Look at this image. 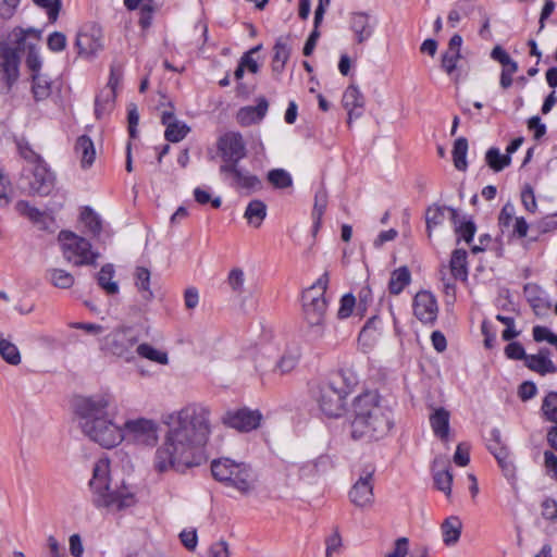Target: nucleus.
<instances>
[{"label":"nucleus","instance_id":"obj_41","mask_svg":"<svg viewBox=\"0 0 557 557\" xmlns=\"http://www.w3.org/2000/svg\"><path fill=\"white\" fill-rule=\"evenodd\" d=\"M50 283L58 288H70L74 285V276L63 269H50L47 271Z\"/></svg>","mask_w":557,"mask_h":557},{"label":"nucleus","instance_id":"obj_52","mask_svg":"<svg viewBox=\"0 0 557 557\" xmlns=\"http://www.w3.org/2000/svg\"><path fill=\"white\" fill-rule=\"evenodd\" d=\"M504 475L508 479H515L516 476V468L511 460L510 453L508 451H499L497 455H494Z\"/></svg>","mask_w":557,"mask_h":557},{"label":"nucleus","instance_id":"obj_64","mask_svg":"<svg viewBox=\"0 0 557 557\" xmlns=\"http://www.w3.org/2000/svg\"><path fill=\"white\" fill-rule=\"evenodd\" d=\"M542 517L549 521L557 520V502L552 498H545L542 502Z\"/></svg>","mask_w":557,"mask_h":557},{"label":"nucleus","instance_id":"obj_21","mask_svg":"<svg viewBox=\"0 0 557 557\" xmlns=\"http://www.w3.org/2000/svg\"><path fill=\"white\" fill-rule=\"evenodd\" d=\"M375 25L374 18L366 12H356L350 16V29L358 44L367 41L372 36Z\"/></svg>","mask_w":557,"mask_h":557},{"label":"nucleus","instance_id":"obj_55","mask_svg":"<svg viewBox=\"0 0 557 557\" xmlns=\"http://www.w3.org/2000/svg\"><path fill=\"white\" fill-rule=\"evenodd\" d=\"M67 39L65 34L53 32L48 36L47 46L52 52H61L66 48Z\"/></svg>","mask_w":557,"mask_h":557},{"label":"nucleus","instance_id":"obj_26","mask_svg":"<svg viewBox=\"0 0 557 557\" xmlns=\"http://www.w3.org/2000/svg\"><path fill=\"white\" fill-rule=\"evenodd\" d=\"M443 542L446 546H454L460 539L462 522L457 516L446 518L441 524Z\"/></svg>","mask_w":557,"mask_h":557},{"label":"nucleus","instance_id":"obj_61","mask_svg":"<svg viewBox=\"0 0 557 557\" xmlns=\"http://www.w3.org/2000/svg\"><path fill=\"white\" fill-rule=\"evenodd\" d=\"M34 2L46 9L48 13V17L51 22H55L61 9L60 0H34Z\"/></svg>","mask_w":557,"mask_h":557},{"label":"nucleus","instance_id":"obj_53","mask_svg":"<svg viewBox=\"0 0 557 557\" xmlns=\"http://www.w3.org/2000/svg\"><path fill=\"white\" fill-rule=\"evenodd\" d=\"M274 61L280 62H287L290 55V47L288 45V38L287 37H280L276 39L274 45Z\"/></svg>","mask_w":557,"mask_h":557},{"label":"nucleus","instance_id":"obj_16","mask_svg":"<svg viewBox=\"0 0 557 557\" xmlns=\"http://www.w3.org/2000/svg\"><path fill=\"white\" fill-rule=\"evenodd\" d=\"M78 224L82 232L106 244L113 235L109 224L104 223L96 211H81Z\"/></svg>","mask_w":557,"mask_h":557},{"label":"nucleus","instance_id":"obj_13","mask_svg":"<svg viewBox=\"0 0 557 557\" xmlns=\"http://www.w3.org/2000/svg\"><path fill=\"white\" fill-rule=\"evenodd\" d=\"M25 180L27 181L28 191L40 196L49 195L54 187V174L50 171L44 161L32 166L29 170L24 169Z\"/></svg>","mask_w":557,"mask_h":557},{"label":"nucleus","instance_id":"obj_57","mask_svg":"<svg viewBox=\"0 0 557 557\" xmlns=\"http://www.w3.org/2000/svg\"><path fill=\"white\" fill-rule=\"evenodd\" d=\"M127 122H128V135L131 138H136L138 131L137 125L139 122V113L137 106L135 103H129L127 106Z\"/></svg>","mask_w":557,"mask_h":557},{"label":"nucleus","instance_id":"obj_23","mask_svg":"<svg viewBox=\"0 0 557 557\" xmlns=\"http://www.w3.org/2000/svg\"><path fill=\"white\" fill-rule=\"evenodd\" d=\"M269 103L264 97H260L256 106L242 108L237 113V122L242 126H249L263 120L268 112Z\"/></svg>","mask_w":557,"mask_h":557},{"label":"nucleus","instance_id":"obj_8","mask_svg":"<svg viewBox=\"0 0 557 557\" xmlns=\"http://www.w3.org/2000/svg\"><path fill=\"white\" fill-rule=\"evenodd\" d=\"M59 242L64 258L74 265H95L99 252L94 251L88 239L69 231H61Z\"/></svg>","mask_w":557,"mask_h":557},{"label":"nucleus","instance_id":"obj_9","mask_svg":"<svg viewBox=\"0 0 557 557\" xmlns=\"http://www.w3.org/2000/svg\"><path fill=\"white\" fill-rule=\"evenodd\" d=\"M138 344V336L128 326L115 329L103 338L102 350L123 359L126 362L134 360V348Z\"/></svg>","mask_w":557,"mask_h":557},{"label":"nucleus","instance_id":"obj_43","mask_svg":"<svg viewBox=\"0 0 557 557\" xmlns=\"http://www.w3.org/2000/svg\"><path fill=\"white\" fill-rule=\"evenodd\" d=\"M136 352L140 357L160 364H168L169 362V357L166 352L160 351L147 343L137 345Z\"/></svg>","mask_w":557,"mask_h":557},{"label":"nucleus","instance_id":"obj_59","mask_svg":"<svg viewBox=\"0 0 557 557\" xmlns=\"http://www.w3.org/2000/svg\"><path fill=\"white\" fill-rule=\"evenodd\" d=\"M154 11L156 8L152 5V3H144L139 8L138 24L143 29H148L151 26Z\"/></svg>","mask_w":557,"mask_h":557},{"label":"nucleus","instance_id":"obj_29","mask_svg":"<svg viewBox=\"0 0 557 557\" xmlns=\"http://www.w3.org/2000/svg\"><path fill=\"white\" fill-rule=\"evenodd\" d=\"M548 354V350H545ZM525 366L541 375H545L547 373L557 372V367L554 362L547 357V355H543L541 350L537 355H528L525 359Z\"/></svg>","mask_w":557,"mask_h":557},{"label":"nucleus","instance_id":"obj_51","mask_svg":"<svg viewBox=\"0 0 557 557\" xmlns=\"http://www.w3.org/2000/svg\"><path fill=\"white\" fill-rule=\"evenodd\" d=\"M26 66L32 72V75L41 73L42 60L38 48L35 45H28L26 55Z\"/></svg>","mask_w":557,"mask_h":557},{"label":"nucleus","instance_id":"obj_2","mask_svg":"<svg viewBox=\"0 0 557 557\" xmlns=\"http://www.w3.org/2000/svg\"><path fill=\"white\" fill-rule=\"evenodd\" d=\"M111 404L112 396L109 394L77 397L74 401V411L83 433L104 448H113L124 440L122 428L109 417Z\"/></svg>","mask_w":557,"mask_h":557},{"label":"nucleus","instance_id":"obj_19","mask_svg":"<svg viewBox=\"0 0 557 557\" xmlns=\"http://www.w3.org/2000/svg\"><path fill=\"white\" fill-rule=\"evenodd\" d=\"M437 301L430 292H419L413 298V313L422 323H434L437 318Z\"/></svg>","mask_w":557,"mask_h":557},{"label":"nucleus","instance_id":"obj_39","mask_svg":"<svg viewBox=\"0 0 557 557\" xmlns=\"http://www.w3.org/2000/svg\"><path fill=\"white\" fill-rule=\"evenodd\" d=\"M329 273L324 272L310 287L305 289L301 295V301H306V297L317 299H327L325 296L329 286Z\"/></svg>","mask_w":557,"mask_h":557},{"label":"nucleus","instance_id":"obj_47","mask_svg":"<svg viewBox=\"0 0 557 557\" xmlns=\"http://www.w3.org/2000/svg\"><path fill=\"white\" fill-rule=\"evenodd\" d=\"M541 410L547 421L557 424V392H549L544 397Z\"/></svg>","mask_w":557,"mask_h":557},{"label":"nucleus","instance_id":"obj_12","mask_svg":"<svg viewBox=\"0 0 557 557\" xmlns=\"http://www.w3.org/2000/svg\"><path fill=\"white\" fill-rule=\"evenodd\" d=\"M218 151L224 161L223 165H238L246 157V144L240 133L227 132L216 143Z\"/></svg>","mask_w":557,"mask_h":557},{"label":"nucleus","instance_id":"obj_36","mask_svg":"<svg viewBox=\"0 0 557 557\" xmlns=\"http://www.w3.org/2000/svg\"><path fill=\"white\" fill-rule=\"evenodd\" d=\"M468 139L459 137L455 140L453 147V162L458 171H466L468 168L467 153H468Z\"/></svg>","mask_w":557,"mask_h":557},{"label":"nucleus","instance_id":"obj_37","mask_svg":"<svg viewBox=\"0 0 557 557\" xmlns=\"http://www.w3.org/2000/svg\"><path fill=\"white\" fill-rule=\"evenodd\" d=\"M486 164L494 171L500 172L511 163L508 154H503L497 147H491L485 153Z\"/></svg>","mask_w":557,"mask_h":557},{"label":"nucleus","instance_id":"obj_60","mask_svg":"<svg viewBox=\"0 0 557 557\" xmlns=\"http://www.w3.org/2000/svg\"><path fill=\"white\" fill-rule=\"evenodd\" d=\"M356 306V298L352 294H345L341 299V306L337 311L338 319H346L350 317Z\"/></svg>","mask_w":557,"mask_h":557},{"label":"nucleus","instance_id":"obj_32","mask_svg":"<svg viewBox=\"0 0 557 557\" xmlns=\"http://www.w3.org/2000/svg\"><path fill=\"white\" fill-rule=\"evenodd\" d=\"M468 253L465 249H455L450 257V272L456 280L466 281L468 277Z\"/></svg>","mask_w":557,"mask_h":557},{"label":"nucleus","instance_id":"obj_22","mask_svg":"<svg viewBox=\"0 0 557 557\" xmlns=\"http://www.w3.org/2000/svg\"><path fill=\"white\" fill-rule=\"evenodd\" d=\"M343 106L348 112V124L363 113L364 98L357 86L350 85L343 95Z\"/></svg>","mask_w":557,"mask_h":557},{"label":"nucleus","instance_id":"obj_48","mask_svg":"<svg viewBox=\"0 0 557 557\" xmlns=\"http://www.w3.org/2000/svg\"><path fill=\"white\" fill-rule=\"evenodd\" d=\"M460 59L461 53L457 52L445 51L442 54L441 67L447 75L453 76L455 81H457L458 78V74L456 73V71Z\"/></svg>","mask_w":557,"mask_h":557},{"label":"nucleus","instance_id":"obj_63","mask_svg":"<svg viewBox=\"0 0 557 557\" xmlns=\"http://www.w3.org/2000/svg\"><path fill=\"white\" fill-rule=\"evenodd\" d=\"M520 199L524 209H534L536 207L534 189L530 184H525L521 188Z\"/></svg>","mask_w":557,"mask_h":557},{"label":"nucleus","instance_id":"obj_24","mask_svg":"<svg viewBox=\"0 0 557 557\" xmlns=\"http://www.w3.org/2000/svg\"><path fill=\"white\" fill-rule=\"evenodd\" d=\"M455 232L461 239L470 244L475 235L476 225L471 216L461 215L459 211H450Z\"/></svg>","mask_w":557,"mask_h":557},{"label":"nucleus","instance_id":"obj_33","mask_svg":"<svg viewBox=\"0 0 557 557\" xmlns=\"http://www.w3.org/2000/svg\"><path fill=\"white\" fill-rule=\"evenodd\" d=\"M411 282L409 269L404 265L391 273L388 282V292L392 295H399Z\"/></svg>","mask_w":557,"mask_h":557},{"label":"nucleus","instance_id":"obj_5","mask_svg":"<svg viewBox=\"0 0 557 557\" xmlns=\"http://www.w3.org/2000/svg\"><path fill=\"white\" fill-rule=\"evenodd\" d=\"M352 383L344 371L330 375L321 382L314 394L321 412L327 418H339L346 412V398L351 392Z\"/></svg>","mask_w":557,"mask_h":557},{"label":"nucleus","instance_id":"obj_4","mask_svg":"<svg viewBox=\"0 0 557 557\" xmlns=\"http://www.w3.org/2000/svg\"><path fill=\"white\" fill-rule=\"evenodd\" d=\"M109 473V460L99 459L94 466L92 478L89 481L94 505L113 512L134 506L135 495L127 486L123 484L116 490L110 488Z\"/></svg>","mask_w":557,"mask_h":557},{"label":"nucleus","instance_id":"obj_56","mask_svg":"<svg viewBox=\"0 0 557 557\" xmlns=\"http://www.w3.org/2000/svg\"><path fill=\"white\" fill-rule=\"evenodd\" d=\"M227 283L234 292L242 293L244 290L245 283L244 271L239 268L232 269L227 276Z\"/></svg>","mask_w":557,"mask_h":557},{"label":"nucleus","instance_id":"obj_54","mask_svg":"<svg viewBox=\"0 0 557 557\" xmlns=\"http://www.w3.org/2000/svg\"><path fill=\"white\" fill-rule=\"evenodd\" d=\"M194 197H195V200L200 206H206L208 203H211L213 208H219L222 205V200L220 197L212 198L211 194L208 189H203L200 187H197L194 190Z\"/></svg>","mask_w":557,"mask_h":557},{"label":"nucleus","instance_id":"obj_44","mask_svg":"<svg viewBox=\"0 0 557 557\" xmlns=\"http://www.w3.org/2000/svg\"><path fill=\"white\" fill-rule=\"evenodd\" d=\"M523 290L529 304L534 310L548 308V304H546L545 299L542 297L543 290L539 285L529 283L524 286Z\"/></svg>","mask_w":557,"mask_h":557},{"label":"nucleus","instance_id":"obj_42","mask_svg":"<svg viewBox=\"0 0 557 557\" xmlns=\"http://www.w3.org/2000/svg\"><path fill=\"white\" fill-rule=\"evenodd\" d=\"M268 182L274 187L278 189H284L290 187L293 185V177L284 169H273L268 172L267 175Z\"/></svg>","mask_w":557,"mask_h":557},{"label":"nucleus","instance_id":"obj_25","mask_svg":"<svg viewBox=\"0 0 557 557\" xmlns=\"http://www.w3.org/2000/svg\"><path fill=\"white\" fill-rule=\"evenodd\" d=\"M52 211H22V213L38 228L54 233L59 228V224Z\"/></svg>","mask_w":557,"mask_h":557},{"label":"nucleus","instance_id":"obj_6","mask_svg":"<svg viewBox=\"0 0 557 557\" xmlns=\"http://www.w3.org/2000/svg\"><path fill=\"white\" fill-rule=\"evenodd\" d=\"M32 34L35 38H39L40 32L29 28H16L13 30L11 38L14 45L2 42L0 45V84L7 91L11 89L17 81L20 74V52L25 47L26 35Z\"/></svg>","mask_w":557,"mask_h":557},{"label":"nucleus","instance_id":"obj_18","mask_svg":"<svg viewBox=\"0 0 557 557\" xmlns=\"http://www.w3.org/2000/svg\"><path fill=\"white\" fill-rule=\"evenodd\" d=\"M262 414L258 410H250L247 408L238 410L227 411L222 422L233 429L240 432H249L257 429L260 425Z\"/></svg>","mask_w":557,"mask_h":557},{"label":"nucleus","instance_id":"obj_62","mask_svg":"<svg viewBox=\"0 0 557 557\" xmlns=\"http://www.w3.org/2000/svg\"><path fill=\"white\" fill-rule=\"evenodd\" d=\"M505 355L511 360H525L528 357L523 346L519 342H510L505 347Z\"/></svg>","mask_w":557,"mask_h":557},{"label":"nucleus","instance_id":"obj_46","mask_svg":"<svg viewBox=\"0 0 557 557\" xmlns=\"http://www.w3.org/2000/svg\"><path fill=\"white\" fill-rule=\"evenodd\" d=\"M0 355L9 364L17 366L21 362L18 348L8 339L0 341Z\"/></svg>","mask_w":557,"mask_h":557},{"label":"nucleus","instance_id":"obj_27","mask_svg":"<svg viewBox=\"0 0 557 557\" xmlns=\"http://www.w3.org/2000/svg\"><path fill=\"white\" fill-rule=\"evenodd\" d=\"M116 91L103 88L95 98V115L98 120L109 115L114 108Z\"/></svg>","mask_w":557,"mask_h":557},{"label":"nucleus","instance_id":"obj_28","mask_svg":"<svg viewBox=\"0 0 557 557\" xmlns=\"http://www.w3.org/2000/svg\"><path fill=\"white\" fill-rule=\"evenodd\" d=\"M32 77V92L36 101H44L51 96L52 79L42 73L30 75Z\"/></svg>","mask_w":557,"mask_h":557},{"label":"nucleus","instance_id":"obj_20","mask_svg":"<svg viewBox=\"0 0 557 557\" xmlns=\"http://www.w3.org/2000/svg\"><path fill=\"white\" fill-rule=\"evenodd\" d=\"M170 108H172V106H170ZM161 123L165 126L164 137L170 143L183 140L190 131L185 122L176 119L172 109L162 111Z\"/></svg>","mask_w":557,"mask_h":557},{"label":"nucleus","instance_id":"obj_58","mask_svg":"<svg viewBox=\"0 0 557 557\" xmlns=\"http://www.w3.org/2000/svg\"><path fill=\"white\" fill-rule=\"evenodd\" d=\"M325 544H326V550H325L326 557H332L334 554L341 553L343 542H342V536H341L337 528L326 539Z\"/></svg>","mask_w":557,"mask_h":557},{"label":"nucleus","instance_id":"obj_15","mask_svg":"<svg viewBox=\"0 0 557 557\" xmlns=\"http://www.w3.org/2000/svg\"><path fill=\"white\" fill-rule=\"evenodd\" d=\"M373 474L374 469H364L348 493L350 502L358 508H367L374 503Z\"/></svg>","mask_w":557,"mask_h":557},{"label":"nucleus","instance_id":"obj_17","mask_svg":"<svg viewBox=\"0 0 557 557\" xmlns=\"http://www.w3.org/2000/svg\"><path fill=\"white\" fill-rule=\"evenodd\" d=\"M220 173L232 187L237 189L249 193L260 189L262 186L261 181L256 175L242 170L238 165H221Z\"/></svg>","mask_w":557,"mask_h":557},{"label":"nucleus","instance_id":"obj_7","mask_svg":"<svg viewBox=\"0 0 557 557\" xmlns=\"http://www.w3.org/2000/svg\"><path fill=\"white\" fill-rule=\"evenodd\" d=\"M213 478L227 486L246 495L255 488V474L245 462H235L228 458L213 460L211 463Z\"/></svg>","mask_w":557,"mask_h":557},{"label":"nucleus","instance_id":"obj_31","mask_svg":"<svg viewBox=\"0 0 557 557\" xmlns=\"http://www.w3.org/2000/svg\"><path fill=\"white\" fill-rule=\"evenodd\" d=\"M434 434L441 440H447L449 433V412L444 408L436 409L430 417Z\"/></svg>","mask_w":557,"mask_h":557},{"label":"nucleus","instance_id":"obj_11","mask_svg":"<svg viewBox=\"0 0 557 557\" xmlns=\"http://www.w3.org/2000/svg\"><path fill=\"white\" fill-rule=\"evenodd\" d=\"M75 48L78 55L90 59L103 50V32L96 23L83 25L76 34Z\"/></svg>","mask_w":557,"mask_h":557},{"label":"nucleus","instance_id":"obj_38","mask_svg":"<svg viewBox=\"0 0 557 557\" xmlns=\"http://www.w3.org/2000/svg\"><path fill=\"white\" fill-rule=\"evenodd\" d=\"M334 467L333 460L329 455H321L317 459L305 463L301 467L302 474L325 473Z\"/></svg>","mask_w":557,"mask_h":557},{"label":"nucleus","instance_id":"obj_35","mask_svg":"<svg viewBox=\"0 0 557 557\" xmlns=\"http://www.w3.org/2000/svg\"><path fill=\"white\" fill-rule=\"evenodd\" d=\"M113 276L114 269L110 263L104 264L97 275L98 285L109 295L119 293V285L116 282L112 281Z\"/></svg>","mask_w":557,"mask_h":557},{"label":"nucleus","instance_id":"obj_40","mask_svg":"<svg viewBox=\"0 0 557 557\" xmlns=\"http://www.w3.org/2000/svg\"><path fill=\"white\" fill-rule=\"evenodd\" d=\"M135 284L141 297L149 301L153 298V294L150 289V272L147 268L138 267L135 272Z\"/></svg>","mask_w":557,"mask_h":557},{"label":"nucleus","instance_id":"obj_3","mask_svg":"<svg viewBox=\"0 0 557 557\" xmlns=\"http://www.w3.org/2000/svg\"><path fill=\"white\" fill-rule=\"evenodd\" d=\"M351 437L354 440L379 441L394 426L392 408L375 391L358 395L352 403Z\"/></svg>","mask_w":557,"mask_h":557},{"label":"nucleus","instance_id":"obj_30","mask_svg":"<svg viewBox=\"0 0 557 557\" xmlns=\"http://www.w3.org/2000/svg\"><path fill=\"white\" fill-rule=\"evenodd\" d=\"M75 152L81 158L83 168H89L96 158V150L92 140L87 135H82L75 144Z\"/></svg>","mask_w":557,"mask_h":557},{"label":"nucleus","instance_id":"obj_1","mask_svg":"<svg viewBox=\"0 0 557 557\" xmlns=\"http://www.w3.org/2000/svg\"><path fill=\"white\" fill-rule=\"evenodd\" d=\"M164 441L156 450L154 469L165 472L172 468L201 465L203 447L211 433L210 411L199 404H188L168 418Z\"/></svg>","mask_w":557,"mask_h":557},{"label":"nucleus","instance_id":"obj_34","mask_svg":"<svg viewBox=\"0 0 557 557\" xmlns=\"http://www.w3.org/2000/svg\"><path fill=\"white\" fill-rule=\"evenodd\" d=\"M3 175L0 174V207H9L14 203L15 209H36L35 207H32L28 202L16 199L15 193L12 189L11 186H4L3 182Z\"/></svg>","mask_w":557,"mask_h":557},{"label":"nucleus","instance_id":"obj_50","mask_svg":"<svg viewBox=\"0 0 557 557\" xmlns=\"http://www.w3.org/2000/svg\"><path fill=\"white\" fill-rule=\"evenodd\" d=\"M434 484L436 488L446 496L451 494L453 474L449 470L437 471L434 473Z\"/></svg>","mask_w":557,"mask_h":557},{"label":"nucleus","instance_id":"obj_14","mask_svg":"<svg viewBox=\"0 0 557 557\" xmlns=\"http://www.w3.org/2000/svg\"><path fill=\"white\" fill-rule=\"evenodd\" d=\"M124 438L132 440L144 445H152L157 442V425L152 420L138 418L127 420L122 428Z\"/></svg>","mask_w":557,"mask_h":557},{"label":"nucleus","instance_id":"obj_45","mask_svg":"<svg viewBox=\"0 0 557 557\" xmlns=\"http://www.w3.org/2000/svg\"><path fill=\"white\" fill-rule=\"evenodd\" d=\"M16 147L18 150L20 156L28 162L29 165L34 166L37 165V163H41L45 160L41 158L39 153H37L28 140L25 138H20L16 140Z\"/></svg>","mask_w":557,"mask_h":557},{"label":"nucleus","instance_id":"obj_49","mask_svg":"<svg viewBox=\"0 0 557 557\" xmlns=\"http://www.w3.org/2000/svg\"><path fill=\"white\" fill-rule=\"evenodd\" d=\"M486 442L487 449L493 456L497 455L499 451L509 450L503 442L500 430L497 428H494L490 431L488 437H486Z\"/></svg>","mask_w":557,"mask_h":557},{"label":"nucleus","instance_id":"obj_10","mask_svg":"<svg viewBox=\"0 0 557 557\" xmlns=\"http://www.w3.org/2000/svg\"><path fill=\"white\" fill-rule=\"evenodd\" d=\"M327 306V299H314L307 296L306 301H302V313L307 323L305 333L307 341L317 342L324 336Z\"/></svg>","mask_w":557,"mask_h":557}]
</instances>
